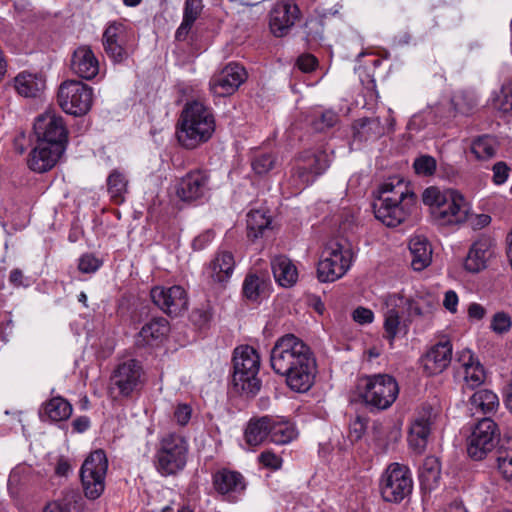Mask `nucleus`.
Wrapping results in <instances>:
<instances>
[{"label": "nucleus", "mask_w": 512, "mask_h": 512, "mask_svg": "<svg viewBox=\"0 0 512 512\" xmlns=\"http://www.w3.org/2000/svg\"><path fill=\"white\" fill-rule=\"evenodd\" d=\"M271 367L286 379L296 392L308 391L317 373L316 360L310 348L293 334L280 337L271 350Z\"/></svg>", "instance_id": "f257e3e1"}, {"label": "nucleus", "mask_w": 512, "mask_h": 512, "mask_svg": "<svg viewBox=\"0 0 512 512\" xmlns=\"http://www.w3.org/2000/svg\"><path fill=\"white\" fill-rule=\"evenodd\" d=\"M215 119L211 110L194 101L183 109L177 125V139L186 149H195L209 141L215 132Z\"/></svg>", "instance_id": "f03ea898"}, {"label": "nucleus", "mask_w": 512, "mask_h": 512, "mask_svg": "<svg viewBox=\"0 0 512 512\" xmlns=\"http://www.w3.org/2000/svg\"><path fill=\"white\" fill-rule=\"evenodd\" d=\"M422 202L429 208L432 221L439 226L458 225L467 219L468 203L456 190L430 186L423 191Z\"/></svg>", "instance_id": "7ed1b4c3"}, {"label": "nucleus", "mask_w": 512, "mask_h": 512, "mask_svg": "<svg viewBox=\"0 0 512 512\" xmlns=\"http://www.w3.org/2000/svg\"><path fill=\"white\" fill-rule=\"evenodd\" d=\"M189 452L188 440L176 432L163 434L158 441L154 465L162 476L178 473L186 466Z\"/></svg>", "instance_id": "20e7f679"}, {"label": "nucleus", "mask_w": 512, "mask_h": 512, "mask_svg": "<svg viewBox=\"0 0 512 512\" xmlns=\"http://www.w3.org/2000/svg\"><path fill=\"white\" fill-rule=\"evenodd\" d=\"M234 373L232 384L237 393L254 396L261 387L257 377L260 368V356L251 346H239L234 351Z\"/></svg>", "instance_id": "39448f33"}, {"label": "nucleus", "mask_w": 512, "mask_h": 512, "mask_svg": "<svg viewBox=\"0 0 512 512\" xmlns=\"http://www.w3.org/2000/svg\"><path fill=\"white\" fill-rule=\"evenodd\" d=\"M358 387L365 404L378 410L389 408L399 393L396 380L387 374L363 377Z\"/></svg>", "instance_id": "423d86ee"}, {"label": "nucleus", "mask_w": 512, "mask_h": 512, "mask_svg": "<svg viewBox=\"0 0 512 512\" xmlns=\"http://www.w3.org/2000/svg\"><path fill=\"white\" fill-rule=\"evenodd\" d=\"M354 254L350 247L330 242L324 248L317 266V277L321 282H334L342 278L351 268Z\"/></svg>", "instance_id": "0eeeda50"}, {"label": "nucleus", "mask_w": 512, "mask_h": 512, "mask_svg": "<svg viewBox=\"0 0 512 512\" xmlns=\"http://www.w3.org/2000/svg\"><path fill=\"white\" fill-rule=\"evenodd\" d=\"M412 490L413 478L408 466L397 462L388 465L379 481L382 499L390 503H400Z\"/></svg>", "instance_id": "6e6552de"}, {"label": "nucleus", "mask_w": 512, "mask_h": 512, "mask_svg": "<svg viewBox=\"0 0 512 512\" xmlns=\"http://www.w3.org/2000/svg\"><path fill=\"white\" fill-rule=\"evenodd\" d=\"M108 458L102 449L92 451L80 469V479L86 498L98 499L105 490Z\"/></svg>", "instance_id": "1a4fd4ad"}, {"label": "nucleus", "mask_w": 512, "mask_h": 512, "mask_svg": "<svg viewBox=\"0 0 512 512\" xmlns=\"http://www.w3.org/2000/svg\"><path fill=\"white\" fill-rule=\"evenodd\" d=\"M57 102L67 114L85 115L93 104V89L78 80L64 81L58 88Z\"/></svg>", "instance_id": "9d476101"}, {"label": "nucleus", "mask_w": 512, "mask_h": 512, "mask_svg": "<svg viewBox=\"0 0 512 512\" xmlns=\"http://www.w3.org/2000/svg\"><path fill=\"white\" fill-rule=\"evenodd\" d=\"M499 439L500 430L495 421L488 417L481 419L468 438V455L474 460L484 459L494 450Z\"/></svg>", "instance_id": "9b49d317"}, {"label": "nucleus", "mask_w": 512, "mask_h": 512, "mask_svg": "<svg viewBox=\"0 0 512 512\" xmlns=\"http://www.w3.org/2000/svg\"><path fill=\"white\" fill-rule=\"evenodd\" d=\"M213 188L209 171L194 169L178 180L175 192L182 201L192 202L206 197Z\"/></svg>", "instance_id": "f8f14e48"}, {"label": "nucleus", "mask_w": 512, "mask_h": 512, "mask_svg": "<svg viewBox=\"0 0 512 512\" xmlns=\"http://www.w3.org/2000/svg\"><path fill=\"white\" fill-rule=\"evenodd\" d=\"M329 165L330 157L326 151L308 150L300 155L293 177L297 178L303 186H308L323 174Z\"/></svg>", "instance_id": "ddd939ff"}, {"label": "nucleus", "mask_w": 512, "mask_h": 512, "mask_svg": "<svg viewBox=\"0 0 512 512\" xmlns=\"http://www.w3.org/2000/svg\"><path fill=\"white\" fill-rule=\"evenodd\" d=\"M246 79L247 73L244 67L237 63H229L211 77L210 91L217 97L230 96L239 89Z\"/></svg>", "instance_id": "4468645a"}, {"label": "nucleus", "mask_w": 512, "mask_h": 512, "mask_svg": "<svg viewBox=\"0 0 512 512\" xmlns=\"http://www.w3.org/2000/svg\"><path fill=\"white\" fill-rule=\"evenodd\" d=\"M496 256V242L489 235L482 234L471 244L464 260V268L470 273H479L488 268Z\"/></svg>", "instance_id": "2eb2a0df"}, {"label": "nucleus", "mask_w": 512, "mask_h": 512, "mask_svg": "<svg viewBox=\"0 0 512 512\" xmlns=\"http://www.w3.org/2000/svg\"><path fill=\"white\" fill-rule=\"evenodd\" d=\"M150 296L153 303L169 315H178L188 306L187 293L180 285L155 286L151 289Z\"/></svg>", "instance_id": "dca6fc26"}, {"label": "nucleus", "mask_w": 512, "mask_h": 512, "mask_svg": "<svg viewBox=\"0 0 512 512\" xmlns=\"http://www.w3.org/2000/svg\"><path fill=\"white\" fill-rule=\"evenodd\" d=\"M437 417V411L430 405H424L411 424L408 442L410 447L418 454L427 447L431 426Z\"/></svg>", "instance_id": "f3484780"}, {"label": "nucleus", "mask_w": 512, "mask_h": 512, "mask_svg": "<svg viewBox=\"0 0 512 512\" xmlns=\"http://www.w3.org/2000/svg\"><path fill=\"white\" fill-rule=\"evenodd\" d=\"M452 350V344L447 338L431 346L420 359L423 372L428 376L441 374L451 363Z\"/></svg>", "instance_id": "a211bd4d"}, {"label": "nucleus", "mask_w": 512, "mask_h": 512, "mask_svg": "<svg viewBox=\"0 0 512 512\" xmlns=\"http://www.w3.org/2000/svg\"><path fill=\"white\" fill-rule=\"evenodd\" d=\"M34 132L37 142H45L48 145L63 144L66 142V129L63 119L54 113L40 115L34 123Z\"/></svg>", "instance_id": "6ab92c4d"}, {"label": "nucleus", "mask_w": 512, "mask_h": 512, "mask_svg": "<svg viewBox=\"0 0 512 512\" xmlns=\"http://www.w3.org/2000/svg\"><path fill=\"white\" fill-rule=\"evenodd\" d=\"M130 38L128 27L122 22H111L103 33V46L107 55L115 62L122 61L126 55V45Z\"/></svg>", "instance_id": "aec40b11"}, {"label": "nucleus", "mask_w": 512, "mask_h": 512, "mask_svg": "<svg viewBox=\"0 0 512 512\" xmlns=\"http://www.w3.org/2000/svg\"><path fill=\"white\" fill-rule=\"evenodd\" d=\"M142 368L136 360H127L118 365L111 377V388L121 396H129L141 383Z\"/></svg>", "instance_id": "412c9836"}, {"label": "nucleus", "mask_w": 512, "mask_h": 512, "mask_svg": "<svg viewBox=\"0 0 512 512\" xmlns=\"http://www.w3.org/2000/svg\"><path fill=\"white\" fill-rule=\"evenodd\" d=\"M63 144L48 145L45 142H37L28 156V167L37 173H44L51 170L64 153Z\"/></svg>", "instance_id": "4be33fe9"}, {"label": "nucleus", "mask_w": 512, "mask_h": 512, "mask_svg": "<svg viewBox=\"0 0 512 512\" xmlns=\"http://www.w3.org/2000/svg\"><path fill=\"white\" fill-rule=\"evenodd\" d=\"M300 11L297 5L289 2L276 3L269 13V27L276 37L285 36L295 21L299 18Z\"/></svg>", "instance_id": "5701e85b"}, {"label": "nucleus", "mask_w": 512, "mask_h": 512, "mask_svg": "<svg viewBox=\"0 0 512 512\" xmlns=\"http://www.w3.org/2000/svg\"><path fill=\"white\" fill-rule=\"evenodd\" d=\"M70 68L78 77L91 80L99 73V60L90 46L81 45L72 53Z\"/></svg>", "instance_id": "b1692460"}, {"label": "nucleus", "mask_w": 512, "mask_h": 512, "mask_svg": "<svg viewBox=\"0 0 512 512\" xmlns=\"http://www.w3.org/2000/svg\"><path fill=\"white\" fill-rule=\"evenodd\" d=\"M416 196L408 184L399 177L389 178L379 187V196L376 201L389 203H408L414 205Z\"/></svg>", "instance_id": "393cba45"}, {"label": "nucleus", "mask_w": 512, "mask_h": 512, "mask_svg": "<svg viewBox=\"0 0 512 512\" xmlns=\"http://www.w3.org/2000/svg\"><path fill=\"white\" fill-rule=\"evenodd\" d=\"M235 265L231 252L219 251L207 265L205 273L211 283L223 285L231 278Z\"/></svg>", "instance_id": "a878e982"}, {"label": "nucleus", "mask_w": 512, "mask_h": 512, "mask_svg": "<svg viewBox=\"0 0 512 512\" xmlns=\"http://www.w3.org/2000/svg\"><path fill=\"white\" fill-rule=\"evenodd\" d=\"M413 205L408 203H389L376 201L374 203L375 217L388 227H396L410 214Z\"/></svg>", "instance_id": "bb28decb"}, {"label": "nucleus", "mask_w": 512, "mask_h": 512, "mask_svg": "<svg viewBox=\"0 0 512 512\" xmlns=\"http://www.w3.org/2000/svg\"><path fill=\"white\" fill-rule=\"evenodd\" d=\"M459 362L463 369V380L468 388L474 389L484 383L485 370L471 350H463L459 355Z\"/></svg>", "instance_id": "cd10ccee"}, {"label": "nucleus", "mask_w": 512, "mask_h": 512, "mask_svg": "<svg viewBox=\"0 0 512 512\" xmlns=\"http://www.w3.org/2000/svg\"><path fill=\"white\" fill-rule=\"evenodd\" d=\"M169 332V323L163 317L151 319L140 330L136 343L139 346H154L161 343Z\"/></svg>", "instance_id": "c85d7f7f"}, {"label": "nucleus", "mask_w": 512, "mask_h": 512, "mask_svg": "<svg viewBox=\"0 0 512 512\" xmlns=\"http://www.w3.org/2000/svg\"><path fill=\"white\" fill-rule=\"evenodd\" d=\"M45 86L44 77L38 73L23 71L14 78V88L22 97L36 98L42 94Z\"/></svg>", "instance_id": "c756f323"}, {"label": "nucleus", "mask_w": 512, "mask_h": 512, "mask_svg": "<svg viewBox=\"0 0 512 512\" xmlns=\"http://www.w3.org/2000/svg\"><path fill=\"white\" fill-rule=\"evenodd\" d=\"M271 269L275 281L285 288L292 287L298 280V269L290 258L277 255L271 259Z\"/></svg>", "instance_id": "7c9ffc66"}, {"label": "nucleus", "mask_w": 512, "mask_h": 512, "mask_svg": "<svg viewBox=\"0 0 512 512\" xmlns=\"http://www.w3.org/2000/svg\"><path fill=\"white\" fill-rule=\"evenodd\" d=\"M411 266L415 271H422L432 262V247L423 235H414L409 240Z\"/></svg>", "instance_id": "2f4dec72"}, {"label": "nucleus", "mask_w": 512, "mask_h": 512, "mask_svg": "<svg viewBox=\"0 0 512 512\" xmlns=\"http://www.w3.org/2000/svg\"><path fill=\"white\" fill-rule=\"evenodd\" d=\"M73 412L71 403L62 396H54L44 402L40 408V417L51 422L65 421Z\"/></svg>", "instance_id": "473e14b6"}, {"label": "nucleus", "mask_w": 512, "mask_h": 512, "mask_svg": "<svg viewBox=\"0 0 512 512\" xmlns=\"http://www.w3.org/2000/svg\"><path fill=\"white\" fill-rule=\"evenodd\" d=\"M213 485L216 491L222 495L239 493L245 489L243 476L228 469L219 470L213 475Z\"/></svg>", "instance_id": "72a5a7b5"}, {"label": "nucleus", "mask_w": 512, "mask_h": 512, "mask_svg": "<svg viewBox=\"0 0 512 512\" xmlns=\"http://www.w3.org/2000/svg\"><path fill=\"white\" fill-rule=\"evenodd\" d=\"M271 416L252 418L247 423L244 438L248 445L258 446L264 441H270Z\"/></svg>", "instance_id": "f704fd0d"}, {"label": "nucleus", "mask_w": 512, "mask_h": 512, "mask_svg": "<svg viewBox=\"0 0 512 512\" xmlns=\"http://www.w3.org/2000/svg\"><path fill=\"white\" fill-rule=\"evenodd\" d=\"M472 411L481 414H495L500 407L498 395L489 389H480L469 399Z\"/></svg>", "instance_id": "c9c22d12"}, {"label": "nucleus", "mask_w": 512, "mask_h": 512, "mask_svg": "<svg viewBox=\"0 0 512 512\" xmlns=\"http://www.w3.org/2000/svg\"><path fill=\"white\" fill-rule=\"evenodd\" d=\"M297 437L295 425L280 416H271L270 442L284 445Z\"/></svg>", "instance_id": "e433bc0d"}, {"label": "nucleus", "mask_w": 512, "mask_h": 512, "mask_svg": "<svg viewBox=\"0 0 512 512\" xmlns=\"http://www.w3.org/2000/svg\"><path fill=\"white\" fill-rule=\"evenodd\" d=\"M441 479V464L437 457L428 456L424 459L419 471L421 486L426 490H434Z\"/></svg>", "instance_id": "4c0bfd02"}, {"label": "nucleus", "mask_w": 512, "mask_h": 512, "mask_svg": "<svg viewBox=\"0 0 512 512\" xmlns=\"http://www.w3.org/2000/svg\"><path fill=\"white\" fill-rule=\"evenodd\" d=\"M107 190L111 200L120 204L128 193V179L124 173L115 169L107 177Z\"/></svg>", "instance_id": "58836bf2"}, {"label": "nucleus", "mask_w": 512, "mask_h": 512, "mask_svg": "<svg viewBox=\"0 0 512 512\" xmlns=\"http://www.w3.org/2000/svg\"><path fill=\"white\" fill-rule=\"evenodd\" d=\"M271 225V217L267 211L262 209L251 210L247 214L248 237L257 239Z\"/></svg>", "instance_id": "ea45409f"}, {"label": "nucleus", "mask_w": 512, "mask_h": 512, "mask_svg": "<svg viewBox=\"0 0 512 512\" xmlns=\"http://www.w3.org/2000/svg\"><path fill=\"white\" fill-rule=\"evenodd\" d=\"M280 165L278 156L272 152H258L251 161V167L255 174L263 176L273 171Z\"/></svg>", "instance_id": "a19ab883"}, {"label": "nucleus", "mask_w": 512, "mask_h": 512, "mask_svg": "<svg viewBox=\"0 0 512 512\" xmlns=\"http://www.w3.org/2000/svg\"><path fill=\"white\" fill-rule=\"evenodd\" d=\"M496 141L490 136H481L471 144V152L478 160H487L496 153Z\"/></svg>", "instance_id": "79ce46f5"}, {"label": "nucleus", "mask_w": 512, "mask_h": 512, "mask_svg": "<svg viewBox=\"0 0 512 512\" xmlns=\"http://www.w3.org/2000/svg\"><path fill=\"white\" fill-rule=\"evenodd\" d=\"M79 499L78 493L68 491L61 499L48 503L43 512H75Z\"/></svg>", "instance_id": "37998d69"}, {"label": "nucleus", "mask_w": 512, "mask_h": 512, "mask_svg": "<svg viewBox=\"0 0 512 512\" xmlns=\"http://www.w3.org/2000/svg\"><path fill=\"white\" fill-rule=\"evenodd\" d=\"M490 330L496 335H506L512 330V315L504 310L496 311L490 319Z\"/></svg>", "instance_id": "c03bdc74"}, {"label": "nucleus", "mask_w": 512, "mask_h": 512, "mask_svg": "<svg viewBox=\"0 0 512 512\" xmlns=\"http://www.w3.org/2000/svg\"><path fill=\"white\" fill-rule=\"evenodd\" d=\"M413 168L417 175L432 176L437 168L436 159L430 155H420L413 162Z\"/></svg>", "instance_id": "a18cd8bd"}, {"label": "nucleus", "mask_w": 512, "mask_h": 512, "mask_svg": "<svg viewBox=\"0 0 512 512\" xmlns=\"http://www.w3.org/2000/svg\"><path fill=\"white\" fill-rule=\"evenodd\" d=\"M265 282L257 275H248L243 283V293L250 300H256L265 288Z\"/></svg>", "instance_id": "49530a36"}, {"label": "nucleus", "mask_w": 512, "mask_h": 512, "mask_svg": "<svg viewBox=\"0 0 512 512\" xmlns=\"http://www.w3.org/2000/svg\"><path fill=\"white\" fill-rule=\"evenodd\" d=\"M497 471L501 477L512 486V450L499 451L497 457Z\"/></svg>", "instance_id": "de8ad7c7"}, {"label": "nucleus", "mask_w": 512, "mask_h": 512, "mask_svg": "<svg viewBox=\"0 0 512 512\" xmlns=\"http://www.w3.org/2000/svg\"><path fill=\"white\" fill-rule=\"evenodd\" d=\"M495 107L502 112L512 111V80L503 84L494 100Z\"/></svg>", "instance_id": "09e8293b"}, {"label": "nucleus", "mask_w": 512, "mask_h": 512, "mask_svg": "<svg viewBox=\"0 0 512 512\" xmlns=\"http://www.w3.org/2000/svg\"><path fill=\"white\" fill-rule=\"evenodd\" d=\"M384 329L386 337L392 342L400 329V316L394 309H389L385 313Z\"/></svg>", "instance_id": "8fccbe9b"}, {"label": "nucleus", "mask_w": 512, "mask_h": 512, "mask_svg": "<svg viewBox=\"0 0 512 512\" xmlns=\"http://www.w3.org/2000/svg\"><path fill=\"white\" fill-rule=\"evenodd\" d=\"M422 300H423V295L418 294L409 301L408 310L411 314L418 315V316L425 315V314L431 312V310L436 305L435 298H431L427 302L426 306L422 305Z\"/></svg>", "instance_id": "3c124183"}, {"label": "nucleus", "mask_w": 512, "mask_h": 512, "mask_svg": "<svg viewBox=\"0 0 512 512\" xmlns=\"http://www.w3.org/2000/svg\"><path fill=\"white\" fill-rule=\"evenodd\" d=\"M192 407L187 403H178L173 412V420L179 426H186L192 417Z\"/></svg>", "instance_id": "603ef678"}, {"label": "nucleus", "mask_w": 512, "mask_h": 512, "mask_svg": "<svg viewBox=\"0 0 512 512\" xmlns=\"http://www.w3.org/2000/svg\"><path fill=\"white\" fill-rule=\"evenodd\" d=\"M259 462L267 468L277 470L282 466V459L277 454L273 453L272 451H264L262 452L259 457Z\"/></svg>", "instance_id": "864d4df0"}, {"label": "nucleus", "mask_w": 512, "mask_h": 512, "mask_svg": "<svg viewBox=\"0 0 512 512\" xmlns=\"http://www.w3.org/2000/svg\"><path fill=\"white\" fill-rule=\"evenodd\" d=\"M101 262L93 255H83L79 260V270L83 273H93L99 269Z\"/></svg>", "instance_id": "5fc2aeb1"}, {"label": "nucleus", "mask_w": 512, "mask_h": 512, "mask_svg": "<svg viewBox=\"0 0 512 512\" xmlns=\"http://www.w3.org/2000/svg\"><path fill=\"white\" fill-rule=\"evenodd\" d=\"M493 182L496 185L505 183L509 177L510 168L503 161H499L493 165Z\"/></svg>", "instance_id": "6e6d98bb"}, {"label": "nucleus", "mask_w": 512, "mask_h": 512, "mask_svg": "<svg viewBox=\"0 0 512 512\" xmlns=\"http://www.w3.org/2000/svg\"><path fill=\"white\" fill-rule=\"evenodd\" d=\"M487 315V309L480 303L472 302L467 307V317L471 322L482 321Z\"/></svg>", "instance_id": "4d7b16f0"}, {"label": "nucleus", "mask_w": 512, "mask_h": 512, "mask_svg": "<svg viewBox=\"0 0 512 512\" xmlns=\"http://www.w3.org/2000/svg\"><path fill=\"white\" fill-rule=\"evenodd\" d=\"M466 221L473 230H481L491 223V217L488 214L469 215L467 213Z\"/></svg>", "instance_id": "13d9d810"}, {"label": "nucleus", "mask_w": 512, "mask_h": 512, "mask_svg": "<svg viewBox=\"0 0 512 512\" xmlns=\"http://www.w3.org/2000/svg\"><path fill=\"white\" fill-rule=\"evenodd\" d=\"M352 318L360 325L370 324L374 320V313L368 308L358 307L353 311Z\"/></svg>", "instance_id": "bf43d9fd"}, {"label": "nucleus", "mask_w": 512, "mask_h": 512, "mask_svg": "<svg viewBox=\"0 0 512 512\" xmlns=\"http://www.w3.org/2000/svg\"><path fill=\"white\" fill-rule=\"evenodd\" d=\"M202 8V0H186L183 16L196 20L202 11Z\"/></svg>", "instance_id": "052dcab7"}, {"label": "nucleus", "mask_w": 512, "mask_h": 512, "mask_svg": "<svg viewBox=\"0 0 512 512\" xmlns=\"http://www.w3.org/2000/svg\"><path fill=\"white\" fill-rule=\"evenodd\" d=\"M72 471V464L68 457L59 456L56 459L54 472L59 477H67Z\"/></svg>", "instance_id": "680f3d73"}, {"label": "nucleus", "mask_w": 512, "mask_h": 512, "mask_svg": "<svg viewBox=\"0 0 512 512\" xmlns=\"http://www.w3.org/2000/svg\"><path fill=\"white\" fill-rule=\"evenodd\" d=\"M459 298L454 290H448L444 294L443 306L452 314L458 311Z\"/></svg>", "instance_id": "e2e57ef3"}, {"label": "nucleus", "mask_w": 512, "mask_h": 512, "mask_svg": "<svg viewBox=\"0 0 512 512\" xmlns=\"http://www.w3.org/2000/svg\"><path fill=\"white\" fill-rule=\"evenodd\" d=\"M316 65L317 59L311 54L302 55L297 60L298 68L305 73L313 71Z\"/></svg>", "instance_id": "0e129e2a"}, {"label": "nucleus", "mask_w": 512, "mask_h": 512, "mask_svg": "<svg viewBox=\"0 0 512 512\" xmlns=\"http://www.w3.org/2000/svg\"><path fill=\"white\" fill-rule=\"evenodd\" d=\"M195 22L194 19H190L186 16H183V21L181 25L178 27L175 33V37L177 40H184L186 36L188 35L193 23Z\"/></svg>", "instance_id": "69168bd1"}, {"label": "nucleus", "mask_w": 512, "mask_h": 512, "mask_svg": "<svg viewBox=\"0 0 512 512\" xmlns=\"http://www.w3.org/2000/svg\"><path fill=\"white\" fill-rule=\"evenodd\" d=\"M73 430L77 433H83L90 427V420L87 416H80L72 422Z\"/></svg>", "instance_id": "338daca9"}, {"label": "nucleus", "mask_w": 512, "mask_h": 512, "mask_svg": "<svg viewBox=\"0 0 512 512\" xmlns=\"http://www.w3.org/2000/svg\"><path fill=\"white\" fill-rule=\"evenodd\" d=\"M213 238L214 234L211 231H207L194 239L193 246L195 249H203L207 243L213 240Z\"/></svg>", "instance_id": "774afa93"}]
</instances>
